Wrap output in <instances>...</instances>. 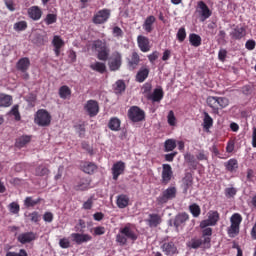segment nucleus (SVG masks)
I'll list each match as a JSON object with an SVG mask.
<instances>
[{
	"mask_svg": "<svg viewBox=\"0 0 256 256\" xmlns=\"http://www.w3.org/2000/svg\"><path fill=\"white\" fill-rule=\"evenodd\" d=\"M28 143H31V136L23 135L16 139L15 147L18 149H23Z\"/></svg>",
	"mask_w": 256,
	"mask_h": 256,
	"instance_id": "obj_34",
	"label": "nucleus"
},
{
	"mask_svg": "<svg viewBox=\"0 0 256 256\" xmlns=\"http://www.w3.org/2000/svg\"><path fill=\"white\" fill-rule=\"evenodd\" d=\"M176 197H177V187L169 186L157 198V203L158 205H165V203H169V201H173V199H175Z\"/></svg>",
	"mask_w": 256,
	"mask_h": 256,
	"instance_id": "obj_4",
	"label": "nucleus"
},
{
	"mask_svg": "<svg viewBox=\"0 0 256 256\" xmlns=\"http://www.w3.org/2000/svg\"><path fill=\"white\" fill-rule=\"evenodd\" d=\"M93 47L95 51L99 52V51H103L104 49H107V44L102 40H96L93 43Z\"/></svg>",
	"mask_w": 256,
	"mask_h": 256,
	"instance_id": "obj_45",
	"label": "nucleus"
},
{
	"mask_svg": "<svg viewBox=\"0 0 256 256\" xmlns=\"http://www.w3.org/2000/svg\"><path fill=\"white\" fill-rule=\"evenodd\" d=\"M82 171L88 175H93L97 171V164L93 162H81L80 165Z\"/></svg>",
	"mask_w": 256,
	"mask_h": 256,
	"instance_id": "obj_25",
	"label": "nucleus"
},
{
	"mask_svg": "<svg viewBox=\"0 0 256 256\" xmlns=\"http://www.w3.org/2000/svg\"><path fill=\"white\" fill-rule=\"evenodd\" d=\"M196 159L198 161H208L209 154L205 152V150H199L198 154L196 155Z\"/></svg>",
	"mask_w": 256,
	"mask_h": 256,
	"instance_id": "obj_55",
	"label": "nucleus"
},
{
	"mask_svg": "<svg viewBox=\"0 0 256 256\" xmlns=\"http://www.w3.org/2000/svg\"><path fill=\"white\" fill-rule=\"evenodd\" d=\"M220 215L218 211H210L208 214V219L203 220L200 223L201 229H205V227H215L217 223H219Z\"/></svg>",
	"mask_w": 256,
	"mask_h": 256,
	"instance_id": "obj_10",
	"label": "nucleus"
},
{
	"mask_svg": "<svg viewBox=\"0 0 256 256\" xmlns=\"http://www.w3.org/2000/svg\"><path fill=\"white\" fill-rule=\"evenodd\" d=\"M41 201L42 199L39 197L34 199L32 196H27L24 199V206L26 207V209H30V207H35L36 205H39Z\"/></svg>",
	"mask_w": 256,
	"mask_h": 256,
	"instance_id": "obj_36",
	"label": "nucleus"
},
{
	"mask_svg": "<svg viewBox=\"0 0 256 256\" xmlns=\"http://www.w3.org/2000/svg\"><path fill=\"white\" fill-rule=\"evenodd\" d=\"M112 35L113 37H116V39H121L123 38L124 32L119 26H115L112 29Z\"/></svg>",
	"mask_w": 256,
	"mask_h": 256,
	"instance_id": "obj_53",
	"label": "nucleus"
},
{
	"mask_svg": "<svg viewBox=\"0 0 256 256\" xmlns=\"http://www.w3.org/2000/svg\"><path fill=\"white\" fill-rule=\"evenodd\" d=\"M149 73H150V70L147 66L141 67L138 70L136 77H135L137 83H144V81L147 79V77H149Z\"/></svg>",
	"mask_w": 256,
	"mask_h": 256,
	"instance_id": "obj_23",
	"label": "nucleus"
},
{
	"mask_svg": "<svg viewBox=\"0 0 256 256\" xmlns=\"http://www.w3.org/2000/svg\"><path fill=\"white\" fill-rule=\"evenodd\" d=\"M237 195V189L231 187V188H226L225 189V196L228 198V199H231V197H234Z\"/></svg>",
	"mask_w": 256,
	"mask_h": 256,
	"instance_id": "obj_57",
	"label": "nucleus"
},
{
	"mask_svg": "<svg viewBox=\"0 0 256 256\" xmlns=\"http://www.w3.org/2000/svg\"><path fill=\"white\" fill-rule=\"evenodd\" d=\"M9 210H10V213H13V215H17V213L21 211V207L19 206L18 203L12 202L9 204Z\"/></svg>",
	"mask_w": 256,
	"mask_h": 256,
	"instance_id": "obj_54",
	"label": "nucleus"
},
{
	"mask_svg": "<svg viewBox=\"0 0 256 256\" xmlns=\"http://www.w3.org/2000/svg\"><path fill=\"white\" fill-rule=\"evenodd\" d=\"M161 221V215L159 214H149L148 219H146V223L149 227H159Z\"/></svg>",
	"mask_w": 256,
	"mask_h": 256,
	"instance_id": "obj_26",
	"label": "nucleus"
},
{
	"mask_svg": "<svg viewBox=\"0 0 256 256\" xmlns=\"http://www.w3.org/2000/svg\"><path fill=\"white\" fill-rule=\"evenodd\" d=\"M14 31L20 32L27 29V21L16 22L13 26Z\"/></svg>",
	"mask_w": 256,
	"mask_h": 256,
	"instance_id": "obj_47",
	"label": "nucleus"
},
{
	"mask_svg": "<svg viewBox=\"0 0 256 256\" xmlns=\"http://www.w3.org/2000/svg\"><path fill=\"white\" fill-rule=\"evenodd\" d=\"M51 44L56 57H59L63 47H65V40L59 35H54Z\"/></svg>",
	"mask_w": 256,
	"mask_h": 256,
	"instance_id": "obj_13",
	"label": "nucleus"
},
{
	"mask_svg": "<svg viewBox=\"0 0 256 256\" xmlns=\"http://www.w3.org/2000/svg\"><path fill=\"white\" fill-rule=\"evenodd\" d=\"M108 129H110V131H121V120L117 117L110 118Z\"/></svg>",
	"mask_w": 256,
	"mask_h": 256,
	"instance_id": "obj_33",
	"label": "nucleus"
},
{
	"mask_svg": "<svg viewBox=\"0 0 256 256\" xmlns=\"http://www.w3.org/2000/svg\"><path fill=\"white\" fill-rule=\"evenodd\" d=\"M218 59L221 61V63H225V60L227 59V51L223 48H221L218 52Z\"/></svg>",
	"mask_w": 256,
	"mask_h": 256,
	"instance_id": "obj_59",
	"label": "nucleus"
},
{
	"mask_svg": "<svg viewBox=\"0 0 256 256\" xmlns=\"http://www.w3.org/2000/svg\"><path fill=\"white\" fill-rule=\"evenodd\" d=\"M59 97L60 99H68V97H71V88L69 86L64 85L59 88Z\"/></svg>",
	"mask_w": 256,
	"mask_h": 256,
	"instance_id": "obj_40",
	"label": "nucleus"
},
{
	"mask_svg": "<svg viewBox=\"0 0 256 256\" xmlns=\"http://www.w3.org/2000/svg\"><path fill=\"white\" fill-rule=\"evenodd\" d=\"M189 211L193 215V217L197 218L199 215H201V207L194 203L189 206Z\"/></svg>",
	"mask_w": 256,
	"mask_h": 256,
	"instance_id": "obj_42",
	"label": "nucleus"
},
{
	"mask_svg": "<svg viewBox=\"0 0 256 256\" xmlns=\"http://www.w3.org/2000/svg\"><path fill=\"white\" fill-rule=\"evenodd\" d=\"M9 115H13L15 121H21V113H19V105H14L10 110Z\"/></svg>",
	"mask_w": 256,
	"mask_h": 256,
	"instance_id": "obj_46",
	"label": "nucleus"
},
{
	"mask_svg": "<svg viewBox=\"0 0 256 256\" xmlns=\"http://www.w3.org/2000/svg\"><path fill=\"white\" fill-rule=\"evenodd\" d=\"M111 19V9L103 8L94 13L92 23L94 25H105Z\"/></svg>",
	"mask_w": 256,
	"mask_h": 256,
	"instance_id": "obj_5",
	"label": "nucleus"
},
{
	"mask_svg": "<svg viewBox=\"0 0 256 256\" xmlns=\"http://www.w3.org/2000/svg\"><path fill=\"white\" fill-rule=\"evenodd\" d=\"M16 67L18 71H21L22 73H27L29 67H31V61L28 57L21 58L17 62Z\"/></svg>",
	"mask_w": 256,
	"mask_h": 256,
	"instance_id": "obj_24",
	"label": "nucleus"
},
{
	"mask_svg": "<svg viewBox=\"0 0 256 256\" xmlns=\"http://www.w3.org/2000/svg\"><path fill=\"white\" fill-rule=\"evenodd\" d=\"M173 179V168L169 164L162 165V185H169Z\"/></svg>",
	"mask_w": 256,
	"mask_h": 256,
	"instance_id": "obj_12",
	"label": "nucleus"
},
{
	"mask_svg": "<svg viewBox=\"0 0 256 256\" xmlns=\"http://www.w3.org/2000/svg\"><path fill=\"white\" fill-rule=\"evenodd\" d=\"M84 111L89 117H97V115H99V102L96 100H88L84 105Z\"/></svg>",
	"mask_w": 256,
	"mask_h": 256,
	"instance_id": "obj_11",
	"label": "nucleus"
},
{
	"mask_svg": "<svg viewBox=\"0 0 256 256\" xmlns=\"http://www.w3.org/2000/svg\"><path fill=\"white\" fill-rule=\"evenodd\" d=\"M125 88H126L125 81L118 80L115 86V93H118V94L123 93V91H125Z\"/></svg>",
	"mask_w": 256,
	"mask_h": 256,
	"instance_id": "obj_50",
	"label": "nucleus"
},
{
	"mask_svg": "<svg viewBox=\"0 0 256 256\" xmlns=\"http://www.w3.org/2000/svg\"><path fill=\"white\" fill-rule=\"evenodd\" d=\"M241 91L243 93V95H251V93H253V88L251 87V85H245L241 88Z\"/></svg>",
	"mask_w": 256,
	"mask_h": 256,
	"instance_id": "obj_64",
	"label": "nucleus"
},
{
	"mask_svg": "<svg viewBox=\"0 0 256 256\" xmlns=\"http://www.w3.org/2000/svg\"><path fill=\"white\" fill-rule=\"evenodd\" d=\"M4 4L8 11H15V1L14 0H4Z\"/></svg>",
	"mask_w": 256,
	"mask_h": 256,
	"instance_id": "obj_61",
	"label": "nucleus"
},
{
	"mask_svg": "<svg viewBox=\"0 0 256 256\" xmlns=\"http://www.w3.org/2000/svg\"><path fill=\"white\" fill-rule=\"evenodd\" d=\"M245 47L248 51H253V49H255L256 47V42L255 40L253 39H250L248 40L246 43H245Z\"/></svg>",
	"mask_w": 256,
	"mask_h": 256,
	"instance_id": "obj_62",
	"label": "nucleus"
},
{
	"mask_svg": "<svg viewBox=\"0 0 256 256\" xmlns=\"http://www.w3.org/2000/svg\"><path fill=\"white\" fill-rule=\"evenodd\" d=\"M34 122L39 127H49L51 125V114L45 109H40L36 112Z\"/></svg>",
	"mask_w": 256,
	"mask_h": 256,
	"instance_id": "obj_7",
	"label": "nucleus"
},
{
	"mask_svg": "<svg viewBox=\"0 0 256 256\" xmlns=\"http://www.w3.org/2000/svg\"><path fill=\"white\" fill-rule=\"evenodd\" d=\"M230 223L231 225L227 229V234L231 238L237 237V235H239V229L241 227V223H243V216H241V214L239 213H234L230 217Z\"/></svg>",
	"mask_w": 256,
	"mask_h": 256,
	"instance_id": "obj_3",
	"label": "nucleus"
},
{
	"mask_svg": "<svg viewBox=\"0 0 256 256\" xmlns=\"http://www.w3.org/2000/svg\"><path fill=\"white\" fill-rule=\"evenodd\" d=\"M203 245V239L192 238L191 241L187 243V247L190 249H199Z\"/></svg>",
	"mask_w": 256,
	"mask_h": 256,
	"instance_id": "obj_41",
	"label": "nucleus"
},
{
	"mask_svg": "<svg viewBox=\"0 0 256 256\" xmlns=\"http://www.w3.org/2000/svg\"><path fill=\"white\" fill-rule=\"evenodd\" d=\"M116 204L119 209H125L129 206V196L120 194L117 196Z\"/></svg>",
	"mask_w": 256,
	"mask_h": 256,
	"instance_id": "obj_32",
	"label": "nucleus"
},
{
	"mask_svg": "<svg viewBox=\"0 0 256 256\" xmlns=\"http://www.w3.org/2000/svg\"><path fill=\"white\" fill-rule=\"evenodd\" d=\"M72 242L76 245H83V243H89L93 239V237L89 234L83 233H72L70 235Z\"/></svg>",
	"mask_w": 256,
	"mask_h": 256,
	"instance_id": "obj_15",
	"label": "nucleus"
},
{
	"mask_svg": "<svg viewBox=\"0 0 256 256\" xmlns=\"http://www.w3.org/2000/svg\"><path fill=\"white\" fill-rule=\"evenodd\" d=\"M224 167L230 173H233V171H235L236 169H239V162L237 161V159L232 158L228 160L226 163H224Z\"/></svg>",
	"mask_w": 256,
	"mask_h": 256,
	"instance_id": "obj_37",
	"label": "nucleus"
},
{
	"mask_svg": "<svg viewBox=\"0 0 256 256\" xmlns=\"http://www.w3.org/2000/svg\"><path fill=\"white\" fill-rule=\"evenodd\" d=\"M28 217H30V221L32 223H39L41 221V214L37 211H33L32 213L28 214Z\"/></svg>",
	"mask_w": 256,
	"mask_h": 256,
	"instance_id": "obj_51",
	"label": "nucleus"
},
{
	"mask_svg": "<svg viewBox=\"0 0 256 256\" xmlns=\"http://www.w3.org/2000/svg\"><path fill=\"white\" fill-rule=\"evenodd\" d=\"M6 256H28L27 251L25 249H20L19 253L17 252H8Z\"/></svg>",
	"mask_w": 256,
	"mask_h": 256,
	"instance_id": "obj_63",
	"label": "nucleus"
},
{
	"mask_svg": "<svg viewBox=\"0 0 256 256\" xmlns=\"http://www.w3.org/2000/svg\"><path fill=\"white\" fill-rule=\"evenodd\" d=\"M28 16L33 21H39V19L43 17V11L41 10V8H39V6H31L30 8H28Z\"/></svg>",
	"mask_w": 256,
	"mask_h": 256,
	"instance_id": "obj_21",
	"label": "nucleus"
},
{
	"mask_svg": "<svg viewBox=\"0 0 256 256\" xmlns=\"http://www.w3.org/2000/svg\"><path fill=\"white\" fill-rule=\"evenodd\" d=\"M44 23L46 25H53V23H57V14H47Z\"/></svg>",
	"mask_w": 256,
	"mask_h": 256,
	"instance_id": "obj_48",
	"label": "nucleus"
},
{
	"mask_svg": "<svg viewBox=\"0 0 256 256\" xmlns=\"http://www.w3.org/2000/svg\"><path fill=\"white\" fill-rule=\"evenodd\" d=\"M157 21V18H155V16L150 15L148 16L144 23H143V29L144 31H146V33H152L153 32V25L154 23Z\"/></svg>",
	"mask_w": 256,
	"mask_h": 256,
	"instance_id": "obj_29",
	"label": "nucleus"
},
{
	"mask_svg": "<svg viewBox=\"0 0 256 256\" xmlns=\"http://www.w3.org/2000/svg\"><path fill=\"white\" fill-rule=\"evenodd\" d=\"M159 59V51L155 50L151 54L148 55V61L150 63H155Z\"/></svg>",
	"mask_w": 256,
	"mask_h": 256,
	"instance_id": "obj_60",
	"label": "nucleus"
},
{
	"mask_svg": "<svg viewBox=\"0 0 256 256\" xmlns=\"http://www.w3.org/2000/svg\"><path fill=\"white\" fill-rule=\"evenodd\" d=\"M91 187L90 178H81L77 185L74 186L75 191H87Z\"/></svg>",
	"mask_w": 256,
	"mask_h": 256,
	"instance_id": "obj_27",
	"label": "nucleus"
},
{
	"mask_svg": "<svg viewBox=\"0 0 256 256\" xmlns=\"http://www.w3.org/2000/svg\"><path fill=\"white\" fill-rule=\"evenodd\" d=\"M187 221H189V214L180 213V214L176 215V217L174 219V227H176V229H179V227H181V225H185V223H187Z\"/></svg>",
	"mask_w": 256,
	"mask_h": 256,
	"instance_id": "obj_28",
	"label": "nucleus"
},
{
	"mask_svg": "<svg viewBox=\"0 0 256 256\" xmlns=\"http://www.w3.org/2000/svg\"><path fill=\"white\" fill-rule=\"evenodd\" d=\"M139 63H141V56L136 51L132 52L129 58H127V67L129 71H135L137 67H139Z\"/></svg>",
	"mask_w": 256,
	"mask_h": 256,
	"instance_id": "obj_16",
	"label": "nucleus"
},
{
	"mask_svg": "<svg viewBox=\"0 0 256 256\" xmlns=\"http://www.w3.org/2000/svg\"><path fill=\"white\" fill-rule=\"evenodd\" d=\"M125 167V162L123 161H118L113 164L111 168L113 181H118L119 176L125 173Z\"/></svg>",
	"mask_w": 256,
	"mask_h": 256,
	"instance_id": "obj_14",
	"label": "nucleus"
},
{
	"mask_svg": "<svg viewBox=\"0 0 256 256\" xmlns=\"http://www.w3.org/2000/svg\"><path fill=\"white\" fill-rule=\"evenodd\" d=\"M128 239H130V241H137V234L131 227L125 226L120 229V233L116 236V241L119 245H127Z\"/></svg>",
	"mask_w": 256,
	"mask_h": 256,
	"instance_id": "obj_2",
	"label": "nucleus"
},
{
	"mask_svg": "<svg viewBox=\"0 0 256 256\" xmlns=\"http://www.w3.org/2000/svg\"><path fill=\"white\" fill-rule=\"evenodd\" d=\"M137 43L142 53H149V51H151V41L149 40L148 37L139 35L137 37Z\"/></svg>",
	"mask_w": 256,
	"mask_h": 256,
	"instance_id": "obj_17",
	"label": "nucleus"
},
{
	"mask_svg": "<svg viewBox=\"0 0 256 256\" xmlns=\"http://www.w3.org/2000/svg\"><path fill=\"white\" fill-rule=\"evenodd\" d=\"M161 249L163 253L167 256L179 254V250H177V246L175 245L174 242H164L163 245L161 246Z\"/></svg>",
	"mask_w": 256,
	"mask_h": 256,
	"instance_id": "obj_18",
	"label": "nucleus"
},
{
	"mask_svg": "<svg viewBox=\"0 0 256 256\" xmlns=\"http://www.w3.org/2000/svg\"><path fill=\"white\" fill-rule=\"evenodd\" d=\"M187 38V32L185 31L184 27H181L177 32V39L180 43H183Z\"/></svg>",
	"mask_w": 256,
	"mask_h": 256,
	"instance_id": "obj_52",
	"label": "nucleus"
},
{
	"mask_svg": "<svg viewBox=\"0 0 256 256\" xmlns=\"http://www.w3.org/2000/svg\"><path fill=\"white\" fill-rule=\"evenodd\" d=\"M206 103L208 107L212 109V113H214V115H219L220 109H226V107H229V98L219 96H208L206 99Z\"/></svg>",
	"mask_w": 256,
	"mask_h": 256,
	"instance_id": "obj_1",
	"label": "nucleus"
},
{
	"mask_svg": "<svg viewBox=\"0 0 256 256\" xmlns=\"http://www.w3.org/2000/svg\"><path fill=\"white\" fill-rule=\"evenodd\" d=\"M82 208L86 211L93 209V197L88 198L87 201L83 203Z\"/></svg>",
	"mask_w": 256,
	"mask_h": 256,
	"instance_id": "obj_58",
	"label": "nucleus"
},
{
	"mask_svg": "<svg viewBox=\"0 0 256 256\" xmlns=\"http://www.w3.org/2000/svg\"><path fill=\"white\" fill-rule=\"evenodd\" d=\"M213 127V118L209 115V113H204V129H211Z\"/></svg>",
	"mask_w": 256,
	"mask_h": 256,
	"instance_id": "obj_44",
	"label": "nucleus"
},
{
	"mask_svg": "<svg viewBox=\"0 0 256 256\" xmlns=\"http://www.w3.org/2000/svg\"><path fill=\"white\" fill-rule=\"evenodd\" d=\"M245 35H247V30L245 27L240 26H236L230 33L231 39H234L235 41H241Z\"/></svg>",
	"mask_w": 256,
	"mask_h": 256,
	"instance_id": "obj_20",
	"label": "nucleus"
},
{
	"mask_svg": "<svg viewBox=\"0 0 256 256\" xmlns=\"http://www.w3.org/2000/svg\"><path fill=\"white\" fill-rule=\"evenodd\" d=\"M13 105V96L0 93V107H11Z\"/></svg>",
	"mask_w": 256,
	"mask_h": 256,
	"instance_id": "obj_35",
	"label": "nucleus"
},
{
	"mask_svg": "<svg viewBox=\"0 0 256 256\" xmlns=\"http://www.w3.org/2000/svg\"><path fill=\"white\" fill-rule=\"evenodd\" d=\"M196 13L198 14L199 20L202 23L207 21V19H209L211 15H213V11L211 10V8H209L207 3H205L204 1L197 2Z\"/></svg>",
	"mask_w": 256,
	"mask_h": 256,
	"instance_id": "obj_6",
	"label": "nucleus"
},
{
	"mask_svg": "<svg viewBox=\"0 0 256 256\" xmlns=\"http://www.w3.org/2000/svg\"><path fill=\"white\" fill-rule=\"evenodd\" d=\"M97 53V59H99V61H107V59H109V48L99 50Z\"/></svg>",
	"mask_w": 256,
	"mask_h": 256,
	"instance_id": "obj_43",
	"label": "nucleus"
},
{
	"mask_svg": "<svg viewBox=\"0 0 256 256\" xmlns=\"http://www.w3.org/2000/svg\"><path fill=\"white\" fill-rule=\"evenodd\" d=\"M163 97H165V92H163V88H155L153 90V93L147 96V99L149 101H152V103H161V101H163Z\"/></svg>",
	"mask_w": 256,
	"mask_h": 256,
	"instance_id": "obj_19",
	"label": "nucleus"
},
{
	"mask_svg": "<svg viewBox=\"0 0 256 256\" xmlns=\"http://www.w3.org/2000/svg\"><path fill=\"white\" fill-rule=\"evenodd\" d=\"M128 118L133 123H139V121L145 119V111L141 110L138 106H132L128 110Z\"/></svg>",
	"mask_w": 256,
	"mask_h": 256,
	"instance_id": "obj_8",
	"label": "nucleus"
},
{
	"mask_svg": "<svg viewBox=\"0 0 256 256\" xmlns=\"http://www.w3.org/2000/svg\"><path fill=\"white\" fill-rule=\"evenodd\" d=\"M59 246L61 249H69V247H71V242L68 238H62L59 240Z\"/></svg>",
	"mask_w": 256,
	"mask_h": 256,
	"instance_id": "obj_56",
	"label": "nucleus"
},
{
	"mask_svg": "<svg viewBox=\"0 0 256 256\" xmlns=\"http://www.w3.org/2000/svg\"><path fill=\"white\" fill-rule=\"evenodd\" d=\"M49 173H51V170H49V165L47 164H39L34 171L36 177H47Z\"/></svg>",
	"mask_w": 256,
	"mask_h": 256,
	"instance_id": "obj_22",
	"label": "nucleus"
},
{
	"mask_svg": "<svg viewBox=\"0 0 256 256\" xmlns=\"http://www.w3.org/2000/svg\"><path fill=\"white\" fill-rule=\"evenodd\" d=\"M19 243L25 245V243H31V241H35V233L33 232H26L22 233L18 236Z\"/></svg>",
	"mask_w": 256,
	"mask_h": 256,
	"instance_id": "obj_31",
	"label": "nucleus"
},
{
	"mask_svg": "<svg viewBox=\"0 0 256 256\" xmlns=\"http://www.w3.org/2000/svg\"><path fill=\"white\" fill-rule=\"evenodd\" d=\"M176 147H177V141H175V139H167L164 142V149L166 153L174 151Z\"/></svg>",
	"mask_w": 256,
	"mask_h": 256,
	"instance_id": "obj_39",
	"label": "nucleus"
},
{
	"mask_svg": "<svg viewBox=\"0 0 256 256\" xmlns=\"http://www.w3.org/2000/svg\"><path fill=\"white\" fill-rule=\"evenodd\" d=\"M167 119H168V125H170L171 127H175L177 123V118L175 117V112H173V110L169 111Z\"/></svg>",
	"mask_w": 256,
	"mask_h": 256,
	"instance_id": "obj_49",
	"label": "nucleus"
},
{
	"mask_svg": "<svg viewBox=\"0 0 256 256\" xmlns=\"http://www.w3.org/2000/svg\"><path fill=\"white\" fill-rule=\"evenodd\" d=\"M123 65V56L118 51L112 53L108 67L110 71H119Z\"/></svg>",
	"mask_w": 256,
	"mask_h": 256,
	"instance_id": "obj_9",
	"label": "nucleus"
},
{
	"mask_svg": "<svg viewBox=\"0 0 256 256\" xmlns=\"http://www.w3.org/2000/svg\"><path fill=\"white\" fill-rule=\"evenodd\" d=\"M90 69H92V71H96V73H100L101 75L107 73V65L99 61L90 64Z\"/></svg>",
	"mask_w": 256,
	"mask_h": 256,
	"instance_id": "obj_30",
	"label": "nucleus"
},
{
	"mask_svg": "<svg viewBox=\"0 0 256 256\" xmlns=\"http://www.w3.org/2000/svg\"><path fill=\"white\" fill-rule=\"evenodd\" d=\"M189 41L192 47H201L202 39H201V36H199V34H195V33L189 34Z\"/></svg>",
	"mask_w": 256,
	"mask_h": 256,
	"instance_id": "obj_38",
	"label": "nucleus"
}]
</instances>
